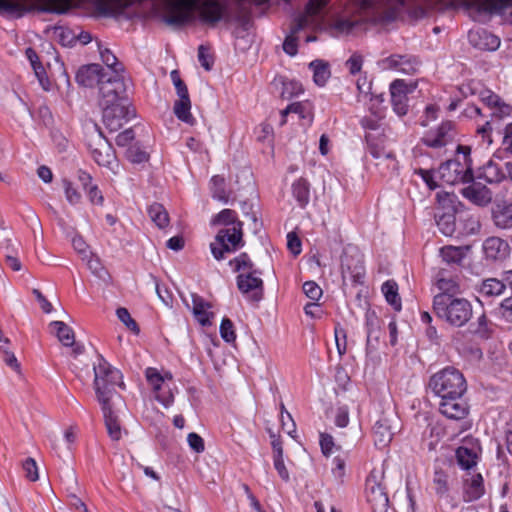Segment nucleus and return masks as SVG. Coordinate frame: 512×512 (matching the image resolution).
<instances>
[{
    "label": "nucleus",
    "instance_id": "f257e3e1",
    "mask_svg": "<svg viewBox=\"0 0 512 512\" xmlns=\"http://www.w3.org/2000/svg\"><path fill=\"white\" fill-rule=\"evenodd\" d=\"M363 19L375 23H388L395 20L401 10L418 4L416 17H425L432 11H445L461 5L469 16L477 21L480 18V0H352Z\"/></svg>",
    "mask_w": 512,
    "mask_h": 512
},
{
    "label": "nucleus",
    "instance_id": "f03ea898",
    "mask_svg": "<svg viewBox=\"0 0 512 512\" xmlns=\"http://www.w3.org/2000/svg\"><path fill=\"white\" fill-rule=\"evenodd\" d=\"M164 7L163 21L170 26L181 27L190 23L194 19V11H197L200 23L209 28L231 21L226 0H165Z\"/></svg>",
    "mask_w": 512,
    "mask_h": 512
},
{
    "label": "nucleus",
    "instance_id": "7ed1b4c3",
    "mask_svg": "<svg viewBox=\"0 0 512 512\" xmlns=\"http://www.w3.org/2000/svg\"><path fill=\"white\" fill-rule=\"evenodd\" d=\"M94 389L99 402H110L117 386H124L120 370L113 367L101 354L93 362Z\"/></svg>",
    "mask_w": 512,
    "mask_h": 512
},
{
    "label": "nucleus",
    "instance_id": "20e7f679",
    "mask_svg": "<svg viewBox=\"0 0 512 512\" xmlns=\"http://www.w3.org/2000/svg\"><path fill=\"white\" fill-rule=\"evenodd\" d=\"M457 154H463L464 163L453 159L442 163L437 170L438 180L442 185H455L457 183H470L473 181L471 147L458 144Z\"/></svg>",
    "mask_w": 512,
    "mask_h": 512
},
{
    "label": "nucleus",
    "instance_id": "39448f33",
    "mask_svg": "<svg viewBox=\"0 0 512 512\" xmlns=\"http://www.w3.org/2000/svg\"><path fill=\"white\" fill-rule=\"evenodd\" d=\"M433 310L438 318L456 327L463 326L472 316V306L469 301L446 295L434 296Z\"/></svg>",
    "mask_w": 512,
    "mask_h": 512
},
{
    "label": "nucleus",
    "instance_id": "423d86ee",
    "mask_svg": "<svg viewBox=\"0 0 512 512\" xmlns=\"http://www.w3.org/2000/svg\"><path fill=\"white\" fill-rule=\"evenodd\" d=\"M429 388L440 399L464 396L467 391V382L458 369L447 366L430 377Z\"/></svg>",
    "mask_w": 512,
    "mask_h": 512
},
{
    "label": "nucleus",
    "instance_id": "0eeeda50",
    "mask_svg": "<svg viewBox=\"0 0 512 512\" xmlns=\"http://www.w3.org/2000/svg\"><path fill=\"white\" fill-rule=\"evenodd\" d=\"M436 195L438 204L435 213L436 224L443 235L452 236L456 230V214L462 204H456V194Z\"/></svg>",
    "mask_w": 512,
    "mask_h": 512
},
{
    "label": "nucleus",
    "instance_id": "6e6552de",
    "mask_svg": "<svg viewBox=\"0 0 512 512\" xmlns=\"http://www.w3.org/2000/svg\"><path fill=\"white\" fill-rule=\"evenodd\" d=\"M243 246L242 223L238 221L231 227L220 229L210 248L213 257L216 260H222L225 253L235 252Z\"/></svg>",
    "mask_w": 512,
    "mask_h": 512
},
{
    "label": "nucleus",
    "instance_id": "1a4fd4ad",
    "mask_svg": "<svg viewBox=\"0 0 512 512\" xmlns=\"http://www.w3.org/2000/svg\"><path fill=\"white\" fill-rule=\"evenodd\" d=\"M457 137L456 125L453 121H442L436 128L424 133L421 143L438 151L439 154L446 153V147L453 144Z\"/></svg>",
    "mask_w": 512,
    "mask_h": 512
},
{
    "label": "nucleus",
    "instance_id": "9d476101",
    "mask_svg": "<svg viewBox=\"0 0 512 512\" xmlns=\"http://www.w3.org/2000/svg\"><path fill=\"white\" fill-rule=\"evenodd\" d=\"M341 273L343 279H350L353 284H363L366 269L364 255L354 246L344 249L341 256Z\"/></svg>",
    "mask_w": 512,
    "mask_h": 512
},
{
    "label": "nucleus",
    "instance_id": "9b49d317",
    "mask_svg": "<svg viewBox=\"0 0 512 512\" xmlns=\"http://www.w3.org/2000/svg\"><path fill=\"white\" fill-rule=\"evenodd\" d=\"M382 479L383 476L376 470H373L365 482L367 501L374 512H386L389 505V497Z\"/></svg>",
    "mask_w": 512,
    "mask_h": 512
},
{
    "label": "nucleus",
    "instance_id": "f8f14e48",
    "mask_svg": "<svg viewBox=\"0 0 512 512\" xmlns=\"http://www.w3.org/2000/svg\"><path fill=\"white\" fill-rule=\"evenodd\" d=\"M101 108L103 123L111 132L119 130L124 123L134 117V111L130 109L128 98H123L116 103H111Z\"/></svg>",
    "mask_w": 512,
    "mask_h": 512
},
{
    "label": "nucleus",
    "instance_id": "ddd939ff",
    "mask_svg": "<svg viewBox=\"0 0 512 512\" xmlns=\"http://www.w3.org/2000/svg\"><path fill=\"white\" fill-rule=\"evenodd\" d=\"M96 133L87 142L91 157L99 165L113 169L116 164V156L112 145L96 128Z\"/></svg>",
    "mask_w": 512,
    "mask_h": 512
},
{
    "label": "nucleus",
    "instance_id": "4468645a",
    "mask_svg": "<svg viewBox=\"0 0 512 512\" xmlns=\"http://www.w3.org/2000/svg\"><path fill=\"white\" fill-rule=\"evenodd\" d=\"M100 100L99 104L101 107L107 106L111 103L127 98L126 88L124 81L121 76H111L106 79L103 78L99 84Z\"/></svg>",
    "mask_w": 512,
    "mask_h": 512
},
{
    "label": "nucleus",
    "instance_id": "2eb2a0df",
    "mask_svg": "<svg viewBox=\"0 0 512 512\" xmlns=\"http://www.w3.org/2000/svg\"><path fill=\"white\" fill-rule=\"evenodd\" d=\"M496 329V326L488 324L482 315V349L487 351V357L492 363L500 364L504 358V347L494 335Z\"/></svg>",
    "mask_w": 512,
    "mask_h": 512
},
{
    "label": "nucleus",
    "instance_id": "dca6fc26",
    "mask_svg": "<svg viewBox=\"0 0 512 512\" xmlns=\"http://www.w3.org/2000/svg\"><path fill=\"white\" fill-rule=\"evenodd\" d=\"M289 114L297 115L300 126L309 128L312 126L314 121V105L309 100L296 101L289 104L280 112V126L287 124Z\"/></svg>",
    "mask_w": 512,
    "mask_h": 512
},
{
    "label": "nucleus",
    "instance_id": "f3484780",
    "mask_svg": "<svg viewBox=\"0 0 512 512\" xmlns=\"http://www.w3.org/2000/svg\"><path fill=\"white\" fill-rule=\"evenodd\" d=\"M261 271L241 272L237 276V287L243 294H250L253 301L261 300L264 290L263 280L260 278Z\"/></svg>",
    "mask_w": 512,
    "mask_h": 512
},
{
    "label": "nucleus",
    "instance_id": "a211bd4d",
    "mask_svg": "<svg viewBox=\"0 0 512 512\" xmlns=\"http://www.w3.org/2000/svg\"><path fill=\"white\" fill-rule=\"evenodd\" d=\"M439 412L447 419L462 420L469 413V405L463 396L440 399Z\"/></svg>",
    "mask_w": 512,
    "mask_h": 512
},
{
    "label": "nucleus",
    "instance_id": "6ab92c4d",
    "mask_svg": "<svg viewBox=\"0 0 512 512\" xmlns=\"http://www.w3.org/2000/svg\"><path fill=\"white\" fill-rule=\"evenodd\" d=\"M382 67L403 74L413 75L418 71L420 61L417 57L412 55L393 54L382 60Z\"/></svg>",
    "mask_w": 512,
    "mask_h": 512
},
{
    "label": "nucleus",
    "instance_id": "aec40b11",
    "mask_svg": "<svg viewBox=\"0 0 512 512\" xmlns=\"http://www.w3.org/2000/svg\"><path fill=\"white\" fill-rule=\"evenodd\" d=\"M391 104L393 111L398 116H404L408 112V88L403 80H395L390 85Z\"/></svg>",
    "mask_w": 512,
    "mask_h": 512
},
{
    "label": "nucleus",
    "instance_id": "412c9836",
    "mask_svg": "<svg viewBox=\"0 0 512 512\" xmlns=\"http://www.w3.org/2000/svg\"><path fill=\"white\" fill-rule=\"evenodd\" d=\"M482 104L490 111L489 115L497 119L510 115L512 110L510 105L488 89H482Z\"/></svg>",
    "mask_w": 512,
    "mask_h": 512
},
{
    "label": "nucleus",
    "instance_id": "4be33fe9",
    "mask_svg": "<svg viewBox=\"0 0 512 512\" xmlns=\"http://www.w3.org/2000/svg\"><path fill=\"white\" fill-rule=\"evenodd\" d=\"M435 286L439 290L437 295L455 297L460 292L457 279L445 269H440L435 276Z\"/></svg>",
    "mask_w": 512,
    "mask_h": 512
},
{
    "label": "nucleus",
    "instance_id": "5701e85b",
    "mask_svg": "<svg viewBox=\"0 0 512 512\" xmlns=\"http://www.w3.org/2000/svg\"><path fill=\"white\" fill-rule=\"evenodd\" d=\"M34 8L33 0H0V14L20 18Z\"/></svg>",
    "mask_w": 512,
    "mask_h": 512
},
{
    "label": "nucleus",
    "instance_id": "b1692460",
    "mask_svg": "<svg viewBox=\"0 0 512 512\" xmlns=\"http://www.w3.org/2000/svg\"><path fill=\"white\" fill-rule=\"evenodd\" d=\"M482 250L487 259L502 260L508 255L509 245L499 237H489L482 244Z\"/></svg>",
    "mask_w": 512,
    "mask_h": 512
},
{
    "label": "nucleus",
    "instance_id": "393cba45",
    "mask_svg": "<svg viewBox=\"0 0 512 512\" xmlns=\"http://www.w3.org/2000/svg\"><path fill=\"white\" fill-rule=\"evenodd\" d=\"M366 151L375 159L385 156V141L386 135L384 130L381 132L373 133L366 132L365 136Z\"/></svg>",
    "mask_w": 512,
    "mask_h": 512
},
{
    "label": "nucleus",
    "instance_id": "a878e982",
    "mask_svg": "<svg viewBox=\"0 0 512 512\" xmlns=\"http://www.w3.org/2000/svg\"><path fill=\"white\" fill-rule=\"evenodd\" d=\"M192 304V312L198 323L203 327L211 325V319L214 317V314L209 311L211 308L210 303L198 294H192Z\"/></svg>",
    "mask_w": 512,
    "mask_h": 512
},
{
    "label": "nucleus",
    "instance_id": "bb28decb",
    "mask_svg": "<svg viewBox=\"0 0 512 512\" xmlns=\"http://www.w3.org/2000/svg\"><path fill=\"white\" fill-rule=\"evenodd\" d=\"M101 71L102 68L98 64L83 66L76 74V81L84 87H91L94 83L100 84L101 79L105 78Z\"/></svg>",
    "mask_w": 512,
    "mask_h": 512
},
{
    "label": "nucleus",
    "instance_id": "cd10ccee",
    "mask_svg": "<svg viewBox=\"0 0 512 512\" xmlns=\"http://www.w3.org/2000/svg\"><path fill=\"white\" fill-rule=\"evenodd\" d=\"M99 403L101 404L108 435L112 440L118 441L122 436L121 426L118 417L112 411L110 402L104 401Z\"/></svg>",
    "mask_w": 512,
    "mask_h": 512
},
{
    "label": "nucleus",
    "instance_id": "c85d7f7f",
    "mask_svg": "<svg viewBox=\"0 0 512 512\" xmlns=\"http://www.w3.org/2000/svg\"><path fill=\"white\" fill-rule=\"evenodd\" d=\"M50 326L56 330V336L64 346H74L73 351L75 354H81L83 352V347L75 344V335L71 327L63 321H53Z\"/></svg>",
    "mask_w": 512,
    "mask_h": 512
},
{
    "label": "nucleus",
    "instance_id": "c756f323",
    "mask_svg": "<svg viewBox=\"0 0 512 512\" xmlns=\"http://www.w3.org/2000/svg\"><path fill=\"white\" fill-rule=\"evenodd\" d=\"M492 216L498 227L504 229L512 227V202L506 200L496 202Z\"/></svg>",
    "mask_w": 512,
    "mask_h": 512
},
{
    "label": "nucleus",
    "instance_id": "7c9ffc66",
    "mask_svg": "<svg viewBox=\"0 0 512 512\" xmlns=\"http://www.w3.org/2000/svg\"><path fill=\"white\" fill-rule=\"evenodd\" d=\"M393 438V432L386 418L379 419L373 427V440L375 446L383 449L389 445Z\"/></svg>",
    "mask_w": 512,
    "mask_h": 512
},
{
    "label": "nucleus",
    "instance_id": "2f4dec72",
    "mask_svg": "<svg viewBox=\"0 0 512 512\" xmlns=\"http://www.w3.org/2000/svg\"><path fill=\"white\" fill-rule=\"evenodd\" d=\"M98 13L105 16H116L124 12L127 7L125 0H92Z\"/></svg>",
    "mask_w": 512,
    "mask_h": 512
},
{
    "label": "nucleus",
    "instance_id": "473e14b6",
    "mask_svg": "<svg viewBox=\"0 0 512 512\" xmlns=\"http://www.w3.org/2000/svg\"><path fill=\"white\" fill-rule=\"evenodd\" d=\"M173 112L175 116L182 122L193 125L195 123V118L191 113V100L190 97L178 98L174 102Z\"/></svg>",
    "mask_w": 512,
    "mask_h": 512
},
{
    "label": "nucleus",
    "instance_id": "72a5a7b5",
    "mask_svg": "<svg viewBox=\"0 0 512 512\" xmlns=\"http://www.w3.org/2000/svg\"><path fill=\"white\" fill-rule=\"evenodd\" d=\"M381 291L388 304H390L395 311H401L402 302L398 293V284L394 280H387L382 284Z\"/></svg>",
    "mask_w": 512,
    "mask_h": 512
},
{
    "label": "nucleus",
    "instance_id": "f704fd0d",
    "mask_svg": "<svg viewBox=\"0 0 512 512\" xmlns=\"http://www.w3.org/2000/svg\"><path fill=\"white\" fill-rule=\"evenodd\" d=\"M313 72V81L318 86H324L330 78L331 72L329 64L323 60H314L309 64Z\"/></svg>",
    "mask_w": 512,
    "mask_h": 512
},
{
    "label": "nucleus",
    "instance_id": "c9c22d12",
    "mask_svg": "<svg viewBox=\"0 0 512 512\" xmlns=\"http://www.w3.org/2000/svg\"><path fill=\"white\" fill-rule=\"evenodd\" d=\"M148 215L157 227L163 229L169 225V214L160 203H153L148 207Z\"/></svg>",
    "mask_w": 512,
    "mask_h": 512
},
{
    "label": "nucleus",
    "instance_id": "e433bc0d",
    "mask_svg": "<svg viewBox=\"0 0 512 512\" xmlns=\"http://www.w3.org/2000/svg\"><path fill=\"white\" fill-rule=\"evenodd\" d=\"M25 55L29 60L39 83L44 84V81L48 82L46 70L40 62L37 52L33 48L29 47L25 50Z\"/></svg>",
    "mask_w": 512,
    "mask_h": 512
},
{
    "label": "nucleus",
    "instance_id": "4c0bfd02",
    "mask_svg": "<svg viewBox=\"0 0 512 512\" xmlns=\"http://www.w3.org/2000/svg\"><path fill=\"white\" fill-rule=\"evenodd\" d=\"M505 178V173L498 163L489 161L482 166V179L487 183H499Z\"/></svg>",
    "mask_w": 512,
    "mask_h": 512
},
{
    "label": "nucleus",
    "instance_id": "58836bf2",
    "mask_svg": "<svg viewBox=\"0 0 512 512\" xmlns=\"http://www.w3.org/2000/svg\"><path fill=\"white\" fill-rule=\"evenodd\" d=\"M464 500L471 502L480 498V473L464 480Z\"/></svg>",
    "mask_w": 512,
    "mask_h": 512
},
{
    "label": "nucleus",
    "instance_id": "ea45409f",
    "mask_svg": "<svg viewBox=\"0 0 512 512\" xmlns=\"http://www.w3.org/2000/svg\"><path fill=\"white\" fill-rule=\"evenodd\" d=\"M456 458L461 468L469 470L476 466L478 456L471 449L461 446L456 450Z\"/></svg>",
    "mask_w": 512,
    "mask_h": 512
},
{
    "label": "nucleus",
    "instance_id": "a19ab883",
    "mask_svg": "<svg viewBox=\"0 0 512 512\" xmlns=\"http://www.w3.org/2000/svg\"><path fill=\"white\" fill-rule=\"evenodd\" d=\"M512 8V0H482V12L503 14Z\"/></svg>",
    "mask_w": 512,
    "mask_h": 512
},
{
    "label": "nucleus",
    "instance_id": "79ce46f5",
    "mask_svg": "<svg viewBox=\"0 0 512 512\" xmlns=\"http://www.w3.org/2000/svg\"><path fill=\"white\" fill-rule=\"evenodd\" d=\"M373 116H364L360 120L361 127L366 130V132L378 133L383 130L381 128V119L383 118V113L381 111L372 112Z\"/></svg>",
    "mask_w": 512,
    "mask_h": 512
},
{
    "label": "nucleus",
    "instance_id": "37998d69",
    "mask_svg": "<svg viewBox=\"0 0 512 512\" xmlns=\"http://www.w3.org/2000/svg\"><path fill=\"white\" fill-rule=\"evenodd\" d=\"M506 288L503 280L496 278H488L482 281V294L486 296H498L501 295Z\"/></svg>",
    "mask_w": 512,
    "mask_h": 512
},
{
    "label": "nucleus",
    "instance_id": "c03bdc74",
    "mask_svg": "<svg viewBox=\"0 0 512 512\" xmlns=\"http://www.w3.org/2000/svg\"><path fill=\"white\" fill-rule=\"evenodd\" d=\"M100 55L103 63L114 73L113 76H121L124 68L123 65L118 61L117 57L107 48L101 50Z\"/></svg>",
    "mask_w": 512,
    "mask_h": 512
},
{
    "label": "nucleus",
    "instance_id": "a18cd8bd",
    "mask_svg": "<svg viewBox=\"0 0 512 512\" xmlns=\"http://www.w3.org/2000/svg\"><path fill=\"white\" fill-rule=\"evenodd\" d=\"M229 264L234 267L235 272L254 271V263L251 261L246 252L240 253L237 257L232 259Z\"/></svg>",
    "mask_w": 512,
    "mask_h": 512
},
{
    "label": "nucleus",
    "instance_id": "49530a36",
    "mask_svg": "<svg viewBox=\"0 0 512 512\" xmlns=\"http://www.w3.org/2000/svg\"><path fill=\"white\" fill-rule=\"evenodd\" d=\"M442 259L447 263H459L464 257V252L460 247L445 246L440 249Z\"/></svg>",
    "mask_w": 512,
    "mask_h": 512
},
{
    "label": "nucleus",
    "instance_id": "de8ad7c7",
    "mask_svg": "<svg viewBox=\"0 0 512 512\" xmlns=\"http://www.w3.org/2000/svg\"><path fill=\"white\" fill-rule=\"evenodd\" d=\"M415 174L420 176V178L426 184L429 190H434L438 187H441V184L437 177V172L419 168L415 170Z\"/></svg>",
    "mask_w": 512,
    "mask_h": 512
},
{
    "label": "nucleus",
    "instance_id": "09e8293b",
    "mask_svg": "<svg viewBox=\"0 0 512 512\" xmlns=\"http://www.w3.org/2000/svg\"><path fill=\"white\" fill-rule=\"evenodd\" d=\"M304 92L302 84L295 80H289L283 82V89L281 92V97L283 99H291L296 97Z\"/></svg>",
    "mask_w": 512,
    "mask_h": 512
},
{
    "label": "nucleus",
    "instance_id": "8fccbe9b",
    "mask_svg": "<svg viewBox=\"0 0 512 512\" xmlns=\"http://www.w3.org/2000/svg\"><path fill=\"white\" fill-rule=\"evenodd\" d=\"M236 217H237V214L234 210L223 209L222 211H220L218 214H216L212 218L211 224L212 225H230V224H232V226H233L234 224H237V222H235Z\"/></svg>",
    "mask_w": 512,
    "mask_h": 512
},
{
    "label": "nucleus",
    "instance_id": "3c124183",
    "mask_svg": "<svg viewBox=\"0 0 512 512\" xmlns=\"http://www.w3.org/2000/svg\"><path fill=\"white\" fill-rule=\"evenodd\" d=\"M155 398L165 407L170 406L174 402V393L168 383H164L159 390L153 391Z\"/></svg>",
    "mask_w": 512,
    "mask_h": 512
},
{
    "label": "nucleus",
    "instance_id": "603ef678",
    "mask_svg": "<svg viewBox=\"0 0 512 512\" xmlns=\"http://www.w3.org/2000/svg\"><path fill=\"white\" fill-rule=\"evenodd\" d=\"M126 157L132 163H143L148 161L149 155L146 151L141 149L138 145H131L126 150Z\"/></svg>",
    "mask_w": 512,
    "mask_h": 512
},
{
    "label": "nucleus",
    "instance_id": "864d4df0",
    "mask_svg": "<svg viewBox=\"0 0 512 512\" xmlns=\"http://www.w3.org/2000/svg\"><path fill=\"white\" fill-rule=\"evenodd\" d=\"M219 330L220 336L225 342L232 343L236 340L234 324L229 318L222 319Z\"/></svg>",
    "mask_w": 512,
    "mask_h": 512
},
{
    "label": "nucleus",
    "instance_id": "5fc2aeb1",
    "mask_svg": "<svg viewBox=\"0 0 512 512\" xmlns=\"http://www.w3.org/2000/svg\"><path fill=\"white\" fill-rule=\"evenodd\" d=\"M171 81L175 87L178 98H187L189 96L188 88L185 82L181 79L180 72L178 70H172L170 72Z\"/></svg>",
    "mask_w": 512,
    "mask_h": 512
},
{
    "label": "nucleus",
    "instance_id": "6e6d98bb",
    "mask_svg": "<svg viewBox=\"0 0 512 512\" xmlns=\"http://www.w3.org/2000/svg\"><path fill=\"white\" fill-rule=\"evenodd\" d=\"M145 377L152 390H159L163 386L162 374L157 368L148 367L145 370Z\"/></svg>",
    "mask_w": 512,
    "mask_h": 512
},
{
    "label": "nucleus",
    "instance_id": "4d7b16f0",
    "mask_svg": "<svg viewBox=\"0 0 512 512\" xmlns=\"http://www.w3.org/2000/svg\"><path fill=\"white\" fill-rule=\"evenodd\" d=\"M116 315L118 319L132 332L135 334H138L140 332L139 326L136 323V321L131 317L129 311L124 308L120 307L116 310Z\"/></svg>",
    "mask_w": 512,
    "mask_h": 512
},
{
    "label": "nucleus",
    "instance_id": "13d9d810",
    "mask_svg": "<svg viewBox=\"0 0 512 512\" xmlns=\"http://www.w3.org/2000/svg\"><path fill=\"white\" fill-rule=\"evenodd\" d=\"M335 342L337 351L340 356L347 351V334L346 330L338 323L334 328Z\"/></svg>",
    "mask_w": 512,
    "mask_h": 512
},
{
    "label": "nucleus",
    "instance_id": "bf43d9fd",
    "mask_svg": "<svg viewBox=\"0 0 512 512\" xmlns=\"http://www.w3.org/2000/svg\"><path fill=\"white\" fill-rule=\"evenodd\" d=\"M77 181L79 183L78 188H81L84 192H96L97 185L93 183L91 175L86 171L78 170Z\"/></svg>",
    "mask_w": 512,
    "mask_h": 512
},
{
    "label": "nucleus",
    "instance_id": "052dcab7",
    "mask_svg": "<svg viewBox=\"0 0 512 512\" xmlns=\"http://www.w3.org/2000/svg\"><path fill=\"white\" fill-rule=\"evenodd\" d=\"M500 38L490 32H482V50L496 51L500 46Z\"/></svg>",
    "mask_w": 512,
    "mask_h": 512
},
{
    "label": "nucleus",
    "instance_id": "680f3d73",
    "mask_svg": "<svg viewBox=\"0 0 512 512\" xmlns=\"http://www.w3.org/2000/svg\"><path fill=\"white\" fill-rule=\"evenodd\" d=\"M302 288L305 295L313 301H318L322 297L323 291L314 281H306Z\"/></svg>",
    "mask_w": 512,
    "mask_h": 512
},
{
    "label": "nucleus",
    "instance_id": "e2e57ef3",
    "mask_svg": "<svg viewBox=\"0 0 512 512\" xmlns=\"http://www.w3.org/2000/svg\"><path fill=\"white\" fill-rule=\"evenodd\" d=\"M22 467L25 472V477L29 481L35 482L39 479L37 463L33 458H27L23 462Z\"/></svg>",
    "mask_w": 512,
    "mask_h": 512
},
{
    "label": "nucleus",
    "instance_id": "0e129e2a",
    "mask_svg": "<svg viewBox=\"0 0 512 512\" xmlns=\"http://www.w3.org/2000/svg\"><path fill=\"white\" fill-rule=\"evenodd\" d=\"M198 61L206 71H210L212 69L214 59L210 54L208 47L204 45H200L198 47Z\"/></svg>",
    "mask_w": 512,
    "mask_h": 512
},
{
    "label": "nucleus",
    "instance_id": "69168bd1",
    "mask_svg": "<svg viewBox=\"0 0 512 512\" xmlns=\"http://www.w3.org/2000/svg\"><path fill=\"white\" fill-rule=\"evenodd\" d=\"M330 0H308L304 10L308 15L318 16L321 11L329 4Z\"/></svg>",
    "mask_w": 512,
    "mask_h": 512
},
{
    "label": "nucleus",
    "instance_id": "338daca9",
    "mask_svg": "<svg viewBox=\"0 0 512 512\" xmlns=\"http://www.w3.org/2000/svg\"><path fill=\"white\" fill-rule=\"evenodd\" d=\"M330 0H308L304 10L308 15L318 16L321 11L329 4Z\"/></svg>",
    "mask_w": 512,
    "mask_h": 512
},
{
    "label": "nucleus",
    "instance_id": "774afa93",
    "mask_svg": "<svg viewBox=\"0 0 512 512\" xmlns=\"http://www.w3.org/2000/svg\"><path fill=\"white\" fill-rule=\"evenodd\" d=\"M313 18L314 17L312 15H308L304 10L302 14L294 19L291 30L293 33H299L301 30L305 29L312 23Z\"/></svg>",
    "mask_w": 512,
    "mask_h": 512
}]
</instances>
